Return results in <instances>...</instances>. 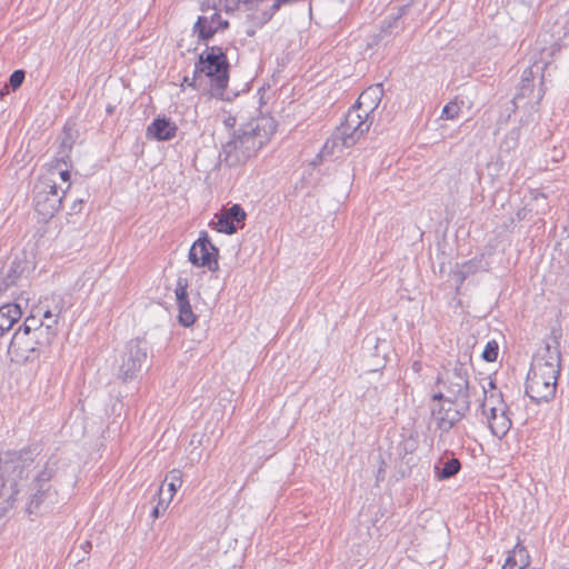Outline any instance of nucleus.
Wrapping results in <instances>:
<instances>
[{
	"instance_id": "nucleus-1",
	"label": "nucleus",
	"mask_w": 569,
	"mask_h": 569,
	"mask_svg": "<svg viewBox=\"0 0 569 569\" xmlns=\"http://www.w3.org/2000/svg\"><path fill=\"white\" fill-rule=\"evenodd\" d=\"M437 385L441 390L431 396V417L442 436L469 412L475 386L470 383L468 366L459 360L443 368Z\"/></svg>"
},
{
	"instance_id": "nucleus-2",
	"label": "nucleus",
	"mask_w": 569,
	"mask_h": 569,
	"mask_svg": "<svg viewBox=\"0 0 569 569\" xmlns=\"http://www.w3.org/2000/svg\"><path fill=\"white\" fill-rule=\"evenodd\" d=\"M277 130V122L270 116L252 119L234 131L220 152V159L228 167H239L257 156Z\"/></svg>"
},
{
	"instance_id": "nucleus-3",
	"label": "nucleus",
	"mask_w": 569,
	"mask_h": 569,
	"mask_svg": "<svg viewBox=\"0 0 569 569\" xmlns=\"http://www.w3.org/2000/svg\"><path fill=\"white\" fill-rule=\"evenodd\" d=\"M560 369V345L555 338L553 345L547 343L543 352L533 358L526 380V395L536 403L552 400Z\"/></svg>"
},
{
	"instance_id": "nucleus-4",
	"label": "nucleus",
	"mask_w": 569,
	"mask_h": 569,
	"mask_svg": "<svg viewBox=\"0 0 569 569\" xmlns=\"http://www.w3.org/2000/svg\"><path fill=\"white\" fill-rule=\"evenodd\" d=\"M34 457L32 451L6 453L0 457V498L12 508L20 492V482L28 479L33 469Z\"/></svg>"
},
{
	"instance_id": "nucleus-5",
	"label": "nucleus",
	"mask_w": 569,
	"mask_h": 569,
	"mask_svg": "<svg viewBox=\"0 0 569 569\" xmlns=\"http://www.w3.org/2000/svg\"><path fill=\"white\" fill-rule=\"evenodd\" d=\"M230 63L222 47L210 46L199 54L193 77L206 76L210 79L212 96L223 98L229 82Z\"/></svg>"
},
{
	"instance_id": "nucleus-6",
	"label": "nucleus",
	"mask_w": 569,
	"mask_h": 569,
	"mask_svg": "<svg viewBox=\"0 0 569 569\" xmlns=\"http://www.w3.org/2000/svg\"><path fill=\"white\" fill-rule=\"evenodd\" d=\"M373 122V117H363L357 108H350L345 116V121L335 130L327 140L325 149L331 144V149L341 147L350 148L366 133Z\"/></svg>"
},
{
	"instance_id": "nucleus-7",
	"label": "nucleus",
	"mask_w": 569,
	"mask_h": 569,
	"mask_svg": "<svg viewBox=\"0 0 569 569\" xmlns=\"http://www.w3.org/2000/svg\"><path fill=\"white\" fill-rule=\"evenodd\" d=\"M53 470L43 467L29 485V497L26 511L29 515L38 512L41 506L54 505L58 500V492L51 485Z\"/></svg>"
},
{
	"instance_id": "nucleus-8",
	"label": "nucleus",
	"mask_w": 569,
	"mask_h": 569,
	"mask_svg": "<svg viewBox=\"0 0 569 569\" xmlns=\"http://www.w3.org/2000/svg\"><path fill=\"white\" fill-rule=\"evenodd\" d=\"M50 347V343H43V338L14 332L8 347V353L18 363H32L46 355Z\"/></svg>"
},
{
	"instance_id": "nucleus-9",
	"label": "nucleus",
	"mask_w": 569,
	"mask_h": 569,
	"mask_svg": "<svg viewBox=\"0 0 569 569\" xmlns=\"http://www.w3.org/2000/svg\"><path fill=\"white\" fill-rule=\"evenodd\" d=\"M67 190L59 191L56 181L41 179L33 189V201L36 211L47 220L52 218L62 206V199Z\"/></svg>"
},
{
	"instance_id": "nucleus-10",
	"label": "nucleus",
	"mask_w": 569,
	"mask_h": 569,
	"mask_svg": "<svg viewBox=\"0 0 569 569\" xmlns=\"http://www.w3.org/2000/svg\"><path fill=\"white\" fill-rule=\"evenodd\" d=\"M147 357L146 343L140 339L130 340L122 355L118 378L123 382L134 379L142 365L147 361Z\"/></svg>"
},
{
	"instance_id": "nucleus-11",
	"label": "nucleus",
	"mask_w": 569,
	"mask_h": 569,
	"mask_svg": "<svg viewBox=\"0 0 569 569\" xmlns=\"http://www.w3.org/2000/svg\"><path fill=\"white\" fill-rule=\"evenodd\" d=\"M219 250L213 246L206 231H201L199 238L192 243L189 250V261L196 267H207L210 271L219 269Z\"/></svg>"
},
{
	"instance_id": "nucleus-12",
	"label": "nucleus",
	"mask_w": 569,
	"mask_h": 569,
	"mask_svg": "<svg viewBox=\"0 0 569 569\" xmlns=\"http://www.w3.org/2000/svg\"><path fill=\"white\" fill-rule=\"evenodd\" d=\"M188 287V278L179 276L176 283L174 296L178 308V321L183 327H190L197 320V316L190 305Z\"/></svg>"
},
{
	"instance_id": "nucleus-13",
	"label": "nucleus",
	"mask_w": 569,
	"mask_h": 569,
	"mask_svg": "<svg viewBox=\"0 0 569 569\" xmlns=\"http://www.w3.org/2000/svg\"><path fill=\"white\" fill-rule=\"evenodd\" d=\"M229 28V21L222 19L219 12H213L210 17L199 16L192 27L193 34H197L201 41L210 40L217 32Z\"/></svg>"
},
{
	"instance_id": "nucleus-14",
	"label": "nucleus",
	"mask_w": 569,
	"mask_h": 569,
	"mask_svg": "<svg viewBox=\"0 0 569 569\" xmlns=\"http://www.w3.org/2000/svg\"><path fill=\"white\" fill-rule=\"evenodd\" d=\"M247 213L240 204H232L229 209L216 214V229L226 234H233L237 232L239 224L243 226Z\"/></svg>"
},
{
	"instance_id": "nucleus-15",
	"label": "nucleus",
	"mask_w": 569,
	"mask_h": 569,
	"mask_svg": "<svg viewBox=\"0 0 569 569\" xmlns=\"http://www.w3.org/2000/svg\"><path fill=\"white\" fill-rule=\"evenodd\" d=\"M382 97V84H372L360 93L352 108L360 110V112L363 113V117H373V112L379 107Z\"/></svg>"
},
{
	"instance_id": "nucleus-16",
	"label": "nucleus",
	"mask_w": 569,
	"mask_h": 569,
	"mask_svg": "<svg viewBox=\"0 0 569 569\" xmlns=\"http://www.w3.org/2000/svg\"><path fill=\"white\" fill-rule=\"evenodd\" d=\"M488 388L482 386L483 399L481 402V410L485 416L491 412H498L507 409V405L502 399V395L497 390L495 381L489 380L487 382Z\"/></svg>"
},
{
	"instance_id": "nucleus-17",
	"label": "nucleus",
	"mask_w": 569,
	"mask_h": 569,
	"mask_svg": "<svg viewBox=\"0 0 569 569\" xmlns=\"http://www.w3.org/2000/svg\"><path fill=\"white\" fill-rule=\"evenodd\" d=\"M177 126L168 118H157L147 128V137L158 141L171 140L176 137Z\"/></svg>"
},
{
	"instance_id": "nucleus-18",
	"label": "nucleus",
	"mask_w": 569,
	"mask_h": 569,
	"mask_svg": "<svg viewBox=\"0 0 569 569\" xmlns=\"http://www.w3.org/2000/svg\"><path fill=\"white\" fill-rule=\"evenodd\" d=\"M66 309L67 302L64 297L61 295L52 293L39 301L38 306L36 307V312L39 316L48 315L50 317L61 318Z\"/></svg>"
},
{
	"instance_id": "nucleus-19",
	"label": "nucleus",
	"mask_w": 569,
	"mask_h": 569,
	"mask_svg": "<svg viewBox=\"0 0 569 569\" xmlns=\"http://www.w3.org/2000/svg\"><path fill=\"white\" fill-rule=\"evenodd\" d=\"M486 417L491 433L499 439H502L512 426L508 408L498 412H491Z\"/></svg>"
},
{
	"instance_id": "nucleus-20",
	"label": "nucleus",
	"mask_w": 569,
	"mask_h": 569,
	"mask_svg": "<svg viewBox=\"0 0 569 569\" xmlns=\"http://www.w3.org/2000/svg\"><path fill=\"white\" fill-rule=\"evenodd\" d=\"M22 317V311L17 303H4L0 307V337L9 331Z\"/></svg>"
},
{
	"instance_id": "nucleus-21",
	"label": "nucleus",
	"mask_w": 569,
	"mask_h": 569,
	"mask_svg": "<svg viewBox=\"0 0 569 569\" xmlns=\"http://www.w3.org/2000/svg\"><path fill=\"white\" fill-rule=\"evenodd\" d=\"M530 563V556L526 547L519 540L509 552L502 569H525Z\"/></svg>"
},
{
	"instance_id": "nucleus-22",
	"label": "nucleus",
	"mask_w": 569,
	"mask_h": 569,
	"mask_svg": "<svg viewBox=\"0 0 569 569\" xmlns=\"http://www.w3.org/2000/svg\"><path fill=\"white\" fill-rule=\"evenodd\" d=\"M22 272L19 261H12L9 267L2 269V277L0 278V295L7 291L11 286H14Z\"/></svg>"
},
{
	"instance_id": "nucleus-23",
	"label": "nucleus",
	"mask_w": 569,
	"mask_h": 569,
	"mask_svg": "<svg viewBox=\"0 0 569 569\" xmlns=\"http://www.w3.org/2000/svg\"><path fill=\"white\" fill-rule=\"evenodd\" d=\"M64 137L61 140L57 157L54 159V167L58 169L60 164L69 166L71 162V150L74 143L73 137L71 136L70 131L64 129Z\"/></svg>"
},
{
	"instance_id": "nucleus-24",
	"label": "nucleus",
	"mask_w": 569,
	"mask_h": 569,
	"mask_svg": "<svg viewBox=\"0 0 569 569\" xmlns=\"http://www.w3.org/2000/svg\"><path fill=\"white\" fill-rule=\"evenodd\" d=\"M40 329H42V319L41 316L36 312L34 308L33 312L24 319L16 333H26L42 338V331Z\"/></svg>"
},
{
	"instance_id": "nucleus-25",
	"label": "nucleus",
	"mask_w": 569,
	"mask_h": 569,
	"mask_svg": "<svg viewBox=\"0 0 569 569\" xmlns=\"http://www.w3.org/2000/svg\"><path fill=\"white\" fill-rule=\"evenodd\" d=\"M42 319V338L43 343H50L54 341L59 332V322L61 318L50 317L48 315L41 316Z\"/></svg>"
},
{
	"instance_id": "nucleus-26",
	"label": "nucleus",
	"mask_w": 569,
	"mask_h": 569,
	"mask_svg": "<svg viewBox=\"0 0 569 569\" xmlns=\"http://www.w3.org/2000/svg\"><path fill=\"white\" fill-rule=\"evenodd\" d=\"M461 469V463L457 458H450L440 467V462L435 466V475L438 480H447L456 476Z\"/></svg>"
},
{
	"instance_id": "nucleus-27",
	"label": "nucleus",
	"mask_w": 569,
	"mask_h": 569,
	"mask_svg": "<svg viewBox=\"0 0 569 569\" xmlns=\"http://www.w3.org/2000/svg\"><path fill=\"white\" fill-rule=\"evenodd\" d=\"M533 79H535L533 67H528L527 69L523 70V72L521 74L519 91L516 96V99L531 98V94L535 91L533 90L535 89Z\"/></svg>"
},
{
	"instance_id": "nucleus-28",
	"label": "nucleus",
	"mask_w": 569,
	"mask_h": 569,
	"mask_svg": "<svg viewBox=\"0 0 569 569\" xmlns=\"http://www.w3.org/2000/svg\"><path fill=\"white\" fill-rule=\"evenodd\" d=\"M157 496H158V502L157 505L152 508V511H151V517L152 519H157L159 518V516L161 513H163L169 503L171 502L172 499H170L169 497L164 496L163 495V485H161L158 489V492H157Z\"/></svg>"
},
{
	"instance_id": "nucleus-29",
	"label": "nucleus",
	"mask_w": 569,
	"mask_h": 569,
	"mask_svg": "<svg viewBox=\"0 0 569 569\" xmlns=\"http://www.w3.org/2000/svg\"><path fill=\"white\" fill-rule=\"evenodd\" d=\"M167 478H169L167 497L172 499L173 496L176 495L177 490L182 485V473L179 469H173L169 472Z\"/></svg>"
},
{
	"instance_id": "nucleus-30",
	"label": "nucleus",
	"mask_w": 569,
	"mask_h": 569,
	"mask_svg": "<svg viewBox=\"0 0 569 569\" xmlns=\"http://www.w3.org/2000/svg\"><path fill=\"white\" fill-rule=\"evenodd\" d=\"M480 269V261L479 260H469L460 266V268L457 270L456 274L460 278V281L462 282L466 280L469 276L476 273Z\"/></svg>"
},
{
	"instance_id": "nucleus-31",
	"label": "nucleus",
	"mask_w": 569,
	"mask_h": 569,
	"mask_svg": "<svg viewBox=\"0 0 569 569\" xmlns=\"http://www.w3.org/2000/svg\"><path fill=\"white\" fill-rule=\"evenodd\" d=\"M498 343L495 340L488 341L482 352V359L488 362H493L498 358Z\"/></svg>"
},
{
	"instance_id": "nucleus-32",
	"label": "nucleus",
	"mask_w": 569,
	"mask_h": 569,
	"mask_svg": "<svg viewBox=\"0 0 569 569\" xmlns=\"http://www.w3.org/2000/svg\"><path fill=\"white\" fill-rule=\"evenodd\" d=\"M459 104L457 102L450 101L443 107L441 118L446 120H453L459 116Z\"/></svg>"
},
{
	"instance_id": "nucleus-33",
	"label": "nucleus",
	"mask_w": 569,
	"mask_h": 569,
	"mask_svg": "<svg viewBox=\"0 0 569 569\" xmlns=\"http://www.w3.org/2000/svg\"><path fill=\"white\" fill-rule=\"evenodd\" d=\"M263 0H234L233 6L226 4L227 12H233L240 4L246 6L248 10L256 9Z\"/></svg>"
},
{
	"instance_id": "nucleus-34",
	"label": "nucleus",
	"mask_w": 569,
	"mask_h": 569,
	"mask_svg": "<svg viewBox=\"0 0 569 569\" xmlns=\"http://www.w3.org/2000/svg\"><path fill=\"white\" fill-rule=\"evenodd\" d=\"M407 9V6H403L401 9H400V12L392 17L390 20L388 21H385L383 24H382V31L383 32H390L392 31L393 28H399V21H400V18L401 16L405 13Z\"/></svg>"
},
{
	"instance_id": "nucleus-35",
	"label": "nucleus",
	"mask_w": 569,
	"mask_h": 569,
	"mask_svg": "<svg viewBox=\"0 0 569 569\" xmlns=\"http://www.w3.org/2000/svg\"><path fill=\"white\" fill-rule=\"evenodd\" d=\"M26 73L23 70H14L10 78H9V84L13 90H17L21 87L23 80H24Z\"/></svg>"
},
{
	"instance_id": "nucleus-36",
	"label": "nucleus",
	"mask_w": 569,
	"mask_h": 569,
	"mask_svg": "<svg viewBox=\"0 0 569 569\" xmlns=\"http://www.w3.org/2000/svg\"><path fill=\"white\" fill-rule=\"evenodd\" d=\"M226 128L231 129L236 126L237 119L231 113H226L222 120Z\"/></svg>"
},
{
	"instance_id": "nucleus-37",
	"label": "nucleus",
	"mask_w": 569,
	"mask_h": 569,
	"mask_svg": "<svg viewBox=\"0 0 569 569\" xmlns=\"http://www.w3.org/2000/svg\"><path fill=\"white\" fill-rule=\"evenodd\" d=\"M64 169L59 170V176L63 182H67V189L70 188V171L68 170V166H64Z\"/></svg>"
},
{
	"instance_id": "nucleus-38",
	"label": "nucleus",
	"mask_w": 569,
	"mask_h": 569,
	"mask_svg": "<svg viewBox=\"0 0 569 569\" xmlns=\"http://www.w3.org/2000/svg\"><path fill=\"white\" fill-rule=\"evenodd\" d=\"M272 12H269L268 10H264L260 13V16L258 17L259 19V24L260 26H263L264 23H267L268 21H270L272 19Z\"/></svg>"
},
{
	"instance_id": "nucleus-39",
	"label": "nucleus",
	"mask_w": 569,
	"mask_h": 569,
	"mask_svg": "<svg viewBox=\"0 0 569 569\" xmlns=\"http://www.w3.org/2000/svg\"><path fill=\"white\" fill-rule=\"evenodd\" d=\"M284 2L282 0H276L270 8L268 9L269 12H272V16L283 6Z\"/></svg>"
},
{
	"instance_id": "nucleus-40",
	"label": "nucleus",
	"mask_w": 569,
	"mask_h": 569,
	"mask_svg": "<svg viewBox=\"0 0 569 569\" xmlns=\"http://www.w3.org/2000/svg\"><path fill=\"white\" fill-rule=\"evenodd\" d=\"M411 370L415 373L420 375V372L422 371V362L420 360H415L411 365Z\"/></svg>"
},
{
	"instance_id": "nucleus-41",
	"label": "nucleus",
	"mask_w": 569,
	"mask_h": 569,
	"mask_svg": "<svg viewBox=\"0 0 569 569\" xmlns=\"http://www.w3.org/2000/svg\"><path fill=\"white\" fill-rule=\"evenodd\" d=\"M82 200H76L71 207L73 213H78L81 210Z\"/></svg>"
},
{
	"instance_id": "nucleus-42",
	"label": "nucleus",
	"mask_w": 569,
	"mask_h": 569,
	"mask_svg": "<svg viewBox=\"0 0 569 569\" xmlns=\"http://www.w3.org/2000/svg\"><path fill=\"white\" fill-rule=\"evenodd\" d=\"M543 94H545V89L543 87L541 86L538 91H537V94L533 97L535 98V101L537 103H539L541 101V99L543 98Z\"/></svg>"
},
{
	"instance_id": "nucleus-43",
	"label": "nucleus",
	"mask_w": 569,
	"mask_h": 569,
	"mask_svg": "<svg viewBox=\"0 0 569 569\" xmlns=\"http://www.w3.org/2000/svg\"><path fill=\"white\" fill-rule=\"evenodd\" d=\"M91 542L90 541H84L82 545H81V548L84 550V552H88L89 549H91Z\"/></svg>"
},
{
	"instance_id": "nucleus-44",
	"label": "nucleus",
	"mask_w": 569,
	"mask_h": 569,
	"mask_svg": "<svg viewBox=\"0 0 569 569\" xmlns=\"http://www.w3.org/2000/svg\"><path fill=\"white\" fill-rule=\"evenodd\" d=\"M234 0H224L223 8L226 9V4L233 6Z\"/></svg>"
},
{
	"instance_id": "nucleus-45",
	"label": "nucleus",
	"mask_w": 569,
	"mask_h": 569,
	"mask_svg": "<svg viewBox=\"0 0 569 569\" xmlns=\"http://www.w3.org/2000/svg\"><path fill=\"white\" fill-rule=\"evenodd\" d=\"M247 33H248V36H253V34H254V31L249 30Z\"/></svg>"
},
{
	"instance_id": "nucleus-46",
	"label": "nucleus",
	"mask_w": 569,
	"mask_h": 569,
	"mask_svg": "<svg viewBox=\"0 0 569 569\" xmlns=\"http://www.w3.org/2000/svg\"><path fill=\"white\" fill-rule=\"evenodd\" d=\"M413 0H409V3H411Z\"/></svg>"
}]
</instances>
